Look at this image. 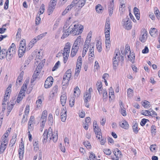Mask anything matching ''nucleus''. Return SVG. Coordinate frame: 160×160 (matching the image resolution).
I'll list each match as a JSON object with an SVG mask.
<instances>
[{
  "label": "nucleus",
  "instance_id": "f257e3e1",
  "mask_svg": "<svg viewBox=\"0 0 160 160\" xmlns=\"http://www.w3.org/2000/svg\"><path fill=\"white\" fill-rule=\"evenodd\" d=\"M57 132L56 133L54 132L52 133V129L49 128L48 130L46 129L45 130L44 133L42 137V142L43 143H46L47 141V139L49 138L50 140L52 139L54 142H56L58 140Z\"/></svg>",
  "mask_w": 160,
  "mask_h": 160
},
{
  "label": "nucleus",
  "instance_id": "f03ea898",
  "mask_svg": "<svg viewBox=\"0 0 160 160\" xmlns=\"http://www.w3.org/2000/svg\"><path fill=\"white\" fill-rule=\"evenodd\" d=\"M81 41V36H79L74 42L72 46L71 53V56L72 57H74L77 53Z\"/></svg>",
  "mask_w": 160,
  "mask_h": 160
},
{
  "label": "nucleus",
  "instance_id": "7ed1b4c3",
  "mask_svg": "<svg viewBox=\"0 0 160 160\" xmlns=\"http://www.w3.org/2000/svg\"><path fill=\"white\" fill-rule=\"evenodd\" d=\"M122 24L124 28L128 30L132 28V26L128 16L122 20Z\"/></svg>",
  "mask_w": 160,
  "mask_h": 160
},
{
  "label": "nucleus",
  "instance_id": "20e7f679",
  "mask_svg": "<svg viewBox=\"0 0 160 160\" xmlns=\"http://www.w3.org/2000/svg\"><path fill=\"white\" fill-rule=\"evenodd\" d=\"M76 25H74V28H72H72L71 29L70 31V33H72L74 36L76 35H78L80 33H81L82 32V30L83 29V28H78V27H77V28L76 27Z\"/></svg>",
  "mask_w": 160,
  "mask_h": 160
},
{
  "label": "nucleus",
  "instance_id": "39448f33",
  "mask_svg": "<svg viewBox=\"0 0 160 160\" xmlns=\"http://www.w3.org/2000/svg\"><path fill=\"white\" fill-rule=\"evenodd\" d=\"M86 1V0H73L72 3H73L75 6L81 8L85 5Z\"/></svg>",
  "mask_w": 160,
  "mask_h": 160
},
{
  "label": "nucleus",
  "instance_id": "423d86ee",
  "mask_svg": "<svg viewBox=\"0 0 160 160\" xmlns=\"http://www.w3.org/2000/svg\"><path fill=\"white\" fill-rule=\"evenodd\" d=\"M53 78L52 77L47 78L45 82V88H48L50 87L53 84Z\"/></svg>",
  "mask_w": 160,
  "mask_h": 160
},
{
  "label": "nucleus",
  "instance_id": "0eeeda50",
  "mask_svg": "<svg viewBox=\"0 0 160 160\" xmlns=\"http://www.w3.org/2000/svg\"><path fill=\"white\" fill-rule=\"evenodd\" d=\"M6 52L7 59V60H10L12 59L13 55L15 53V50H13L11 48H8V50H6Z\"/></svg>",
  "mask_w": 160,
  "mask_h": 160
},
{
  "label": "nucleus",
  "instance_id": "6e6552de",
  "mask_svg": "<svg viewBox=\"0 0 160 160\" xmlns=\"http://www.w3.org/2000/svg\"><path fill=\"white\" fill-rule=\"evenodd\" d=\"M47 111L44 110L42 114L41 120H42V125L44 126L46 121L47 117Z\"/></svg>",
  "mask_w": 160,
  "mask_h": 160
},
{
  "label": "nucleus",
  "instance_id": "1a4fd4ad",
  "mask_svg": "<svg viewBox=\"0 0 160 160\" xmlns=\"http://www.w3.org/2000/svg\"><path fill=\"white\" fill-rule=\"evenodd\" d=\"M113 152L116 156V160H118L119 158H121L122 156L121 152L117 148L115 149L113 151Z\"/></svg>",
  "mask_w": 160,
  "mask_h": 160
},
{
  "label": "nucleus",
  "instance_id": "9d476101",
  "mask_svg": "<svg viewBox=\"0 0 160 160\" xmlns=\"http://www.w3.org/2000/svg\"><path fill=\"white\" fill-rule=\"evenodd\" d=\"M71 77V70L70 69L68 70L65 73L63 78V79H68L70 80Z\"/></svg>",
  "mask_w": 160,
  "mask_h": 160
},
{
  "label": "nucleus",
  "instance_id": "9b49d317",
  "mask_svg": "<svg viewBox=\"0 0 160 160\" xmlns=\"http://www.w3.org/2000/svg\"><path fill=\"white\" fill-rule=\"evenodd\" d=\"M70 43L69 42H67L65 45L64 48L63 52H65L66 53L69 54L70 53Z\"/></svg>",
  "mask_w": 160,
  "mask_h": 160
},
{
  "label": "nucleus",
  "instance_id": "f8f14e48",
  "mask_svg": "<svg viewBox=\"0 0 160 160\" xmlns=\"http://www.w3.org/2000/svg\"><path fill=\"white\" fill-rule=\"evenodd\" d=\"M110 23L109 19H107L105 26V32H110Z\"/></svg>",
  "mask_w": 160,
  "mask_h": 160
},
{
  "label": "nucleus",
  "instance_id": "ddd939ff",
  "mask_svg": "<svg viewBox=\"0 0 160 160\" xmlns=\"http://www.w3.org/2000/svg\"><path fill=\"white\" fill-rule=\"evenodd\" d=\"M94 131L96 135L97 138H98V139H100V136L102 138V133L101 132V130L98 127L97 129L94 128Z\"/></svg>",
  "mask_w": 160,
  "mask_h": 160
},
{
  "label": "nucleus",
  "instance_id": "4468645a",
  "mask_svg": "<svg viewBox=\"0 0 160 160\" xmlns=\"http://www.w3.org/2000/svg\"><path fill=\"white\" fill-rule=\"evenodd\" d=\"M119 123L120 126L122 128L127 129L129 128V125L126 121L124 120L122 122H120Z\"/></svg>",
  "mask_w": 160,
  "mask_h": 160
},
{
  "label": "nucleus",
  "instance_id": "2eb2a0df",
  "mask_svg": "<svg viewBox=\"0 0 160 160\" xmlns=\"http://www.w3.org/2000/svg\"><path fill=\"white\" fill-rule=\"evenodd\" d=\"M6 49H2L0 51V59H2L5 58H7V54Z\"/></svg>",
  "mask_w": 160,
  "mask_h": 160
},
{
  "label": "nucleus",
  "instance_id": "dca6fc26",
  "mask_svg": "<svg viewBox=\"0 0 160 160\" xmlns=\"http://www.w3.org/2000/svg\"><path fill=\"white\" fill-rule=\"evenodd\" d=\"M70 80L65 79H63V81L62 82V89L63 90L65 89L66 87L68 85L69 81Z\"/></svg>",
  "mask_w": 160,
  "mask_h": 160
},
{
  "label": "nucleus",
  "instance_id": "f3484780",
  "mask_svg": "<svg viewBox=\"0 0 160 160\" xmlns=\"http://www.w3.org/2000/svg\"><path fill=\"white\" fill-rule=\"evenodd\" d=\"M114 3L113 2H111L108 7V11L110 16H111L113 12Z\"/></svg>",
  "mask_w": 160,
  "mask_h": 160
},
{
  "label": "nucleus",
  "instance_id": "a211bd4d",
  "mask_svg": "<svg viewBox=\"0 0 160 160\" xmlns=\"http://www.w3.org/2000/svg\"><path fill=\"white\" fill-rule=\"evenodd\" d=\"M55 6L54 5L52 6V4L49 3L48 9V15H50L53 12L54 9L55 8Z\"/></svg>",
  "mask_w": 160,
  "mask_h": 160
},
{
  "label": "nucleus",
  "instance_id": "6ab92c4d",
  "mask_svg": "<svg viewBox=\"0 0 160 160\" xmlns=\"http://www.w3.org/2000/svg\"><path fill=\"white\" fill-rule=\"evenodd\" d=\"M119 59H118V57H117V59H116V58H113V66L114 69H116V68L118 65V63Z\"/></svg>",
  "mask_w": 160,
  "mask_h": 160
},
{
  "label": "nucleus",
  "instance_id": "aec40b11",
  "mask_svg": "<svg viewBox=\"0 0 160 160\" xmlns=\"http://www.w3.org/2000/svg\"><path fill=\"white\" fill-rule=\"evenodd\" d=\"M67 100V97L66 95L63 94L61 97L60 101L63 106H64Z\"/></svg>",
  "mask_w": 160,
  "mask_h": 160
},
{
  "label": "nucleus",
  "instance_id": "412c9836",
  "mask_svg": "<svg viewBox=\"0 0 160 160\" xmlns=\"http://www.w3.org/2000/svg\"><path fill=\"white\" fill-rule=\"evenodd\" d=\"M92 35V32L91 31H90L88 33L87 38H86V40H85V43L86 44H88L90 43Z\"/></svg>",
  "mask_w": 160,
  "mask_h": 160
},
{
  "label": "nucleus",
  "instance_id": "4be33fe9",
  "mask_svg": "<svg viewBox=\"0 0 160 160\" xmlns=\"http://www.w3.org/2000/svg\"><path fill=\"white\" fill-rule=\"evenodd\" d=\"M40 73L39 72L35 70L33 75L32 78L31 79V83H33L34 81L36 80L37 76L39 75V74Z\"/></svg>",
  "mask_w": 160,
  "mask_h": 160
},
{
  "label": "nucleus",
  "instance_id": "5701e85b",
  "mask_svg": "<svg viewBox=\"0 0 160 160\" xmlns=\"http://www.w3.org/2000/svg\"><path fill=\"white\" fill-rule=\"evenodd\" d=\"M19 48L26 49V41L25 39H23L20 41Z\"/></svg>",
  "mask_w": 160,
  "mask_h": 160
},
{
  "label": "nucleus",
  "instance_id": "b1692460",
  "mask_svg": "<svg viewBox=\"0 0 160 160\" xmlns=\"http://www.w3.org/2000/svg\"><path fill=\"white\" fill-rule=\"evenodd\" d=\"M74 96L75 97H78L80 94V90L78 86H77L74 90Z\"/></svg>",
  "mask_w": 160,
  "mask_h": 160
},
{
  "label": "nucleus",
  "instance_id": "393cba45",
  "mask_svg": "<svg viewBox=\"0 0 160 160\" xmlns=\"http://www.w3.org/2000/svg\"><path fill=\"white\" fill-rule=\"evenodd\" d=\"M96 85L97 86V89L98 90L99 94H102V92H100V91H102L101 89L102 88V82H97Z\"/></svg>",
  "mask_w": 160,
  "mask_h": 160
},
{
  "label": "nucleus",
  "instance_id": "a878e982",
  "mask_svg": "<svg viewBox=\"0 0 160 160\" xmlns=\"http://www.w3.org/2000/svg\"><path fill=\"white\" fill-rule=\"evenodd\" d=\"M26 49L19 48L18 50V55L19 58L22 57L25 53Z\"/></svg>",
  "mask_w": 160,
  "mask_h": 160
},
{
  "label": "nucleus",
  "instance_id": "bb28decb",
  "mask_svg": "<svg viewBox=\"0 0 160 160\" xmlns=\"http://www.w3.org/2000/svg\"><path fill=\"white\" fill-rule=\"evenodd\" d=\"M146 32L147 31H146L142 35L141 38L139 39L142 42H144L147 38Z\"/></svg>",
  "mask_w": 160,
  "mask_h": 160
},
{
  "label": "nucleus",
  "instance_id": "cd10ccee",
  "mask_svg": "<svg viewBox=\"0 0 160 160\" xmlns=\"http://www.w3.org/2000/svg\"><path fill=\"white\" fill-rule=\"evenodd\" d=\"M23 96H24V93L19 92L17 100L18 103H19L22 100Z\"/></svg>",
  "mask_w": 160,
  "mask_h": 160
},
{
  "label": "nucleus",
  "instance_id": "c85d7f7f",
  "mask_svg": "<svg viewBox=\"0 0 160 160\" xmlns=\"http://www.w3.org/2000/svg\"><path fill=\"white\" fill-rule=\"evenodd\" d=\"M62 54L63 56V61L64 63H65L68 60L69 54H68L67 53H66L65 52H63Z\"/></svg>",
  "mask_w": 160,
  "mask_h": 160
},
{
  "label": "nucleus",
  "instance_id": "c756f323",
  "mask_svg": "<svg viewBox=\"0 0 160 160\" xmlns=\"http://www.w3.org/2000/svg\"><path fill=\"white\" fill-rule=\"evenodd\" d=\"M101 44V42L98 41L96 45L97 48L99 52H101L102 51Z\"/></svg>",
  "mask_w": 160,
  "mask_h": 160
},
{
  "label": "nucleus",
  "instance_id": "7c9ffc66",
  "mask_svg": "<svg viewBox=\"0 0 160 160\" xmlns=\"http://www.w3.org/2000/svg\"><path fill=\"white\" fill-rule=\"evenodd\" d=\"M9 98V96H8V94H7V93H6L3 99V101L2 103V105H5L6 104V102L8 104V102H7V101Z\"/></svg>",
  "mask_w": 160,
  "mask_h": 160
},
{
  "label": "nucleus",
  "instance_id": "2f4dec72",
  "mask_svg": "<svg viewBox=\"0 0 160 160\" xmlns=\"http://www.w3.org/2000/svg\"><path fill=\"white\" fill-rule=\"evenodd\" d=\"M7 145L6 144L1 143V145L0 147V152L1 153H3L6 148Z\"/></svg>",
  "mask_w": 160,
  "mask_h": 160
},
{
  "label": "nucleus",
  "instance_id": "473e14b6",
  "mask_svg": "<svg viewBox=\"0 0 160 160\" xmlns=\"http://www.w3.org/2000/svg\"><path fill=\"white\" fill-rule=\"evenodd\" d=\"M157 32V30L155 28H151L150 31V34L152 37H154Z\"/></svg>",
  "mask_w": 160,
  "mask_h": 160
},
{
  "label": "nucleus",
  "instance_id": "72a5a7b5",
  "mask_svg": "<svg viewBox=\"0 0 160 160\" xmlns=\"http://www.w3.org/2000/svg\"><path fill=\"white\" fill-rule=\"evenodd\" d=\"M28 83H24L20 91V92L24 93L25 92L27 88V85Z\"/></svg>",
  "mask_w": 160,
  "mask_h": 160
},
{
  "label": "nucleus",
  "instance_id": "f704fd0d",
  "mask_svg": "<svg viewBox=\"0 0 160 160\" xmlns=\"http://www.w3.org/2000/svg\"><path fill=\"white\" fill-rule=\"evenodd\" d=\"M102 8H103L100 4L97 5L95 8L96 11L98 13H100L101 12V11L102 10Z\"/></svg>",
  "mask_w": 160,
  "mask_h": 160
},
{
  "label": "nucleus",
  "instance_id": "c9c22d12",
  "mask_svg": "<svg viewBox=\"0 0 160 160\" xmlns=\"http://www.w3.org/2000/svg\"><path fill=\"white\" fill-rule=\"evenodd\" d=\"M42 101L41 99H38L36 102V108H38L42 106Z\"/></svg>",
  "mask_w": 160,
  "mask_h": 160
},
{
  "label": "nucleus",
  "instance_id": "e433bc0d",
  "mask_svg": "<svg viewBox=\"0 0 160 160\" xmlns=\"http://www.w3.org/2000/svg\"><path fill=\"white\" fill-rule=\"evenodd\" d=\"M150 103L147 101L145 100L143 102L142 105L145 108L150 107Z\"/></svg>",
  "mask_w": 160,
  "mask_h": 160
},
{
  "label": "nucleus",
  "instance_id": "4c0bfd02",
  "mask_svg": "<svg viewBox=\"0 0 160 160\" xmlns=\"http://www.w3.org/2000/svg\"><path fill=\"white\" fill-rule=\"evenodd\" d=\"M21 29L20 28H18L16 36V38L18 39V40H19L21 38Z\"/></svg>",
  "mask_w": 160,
  "mask_h": 160
},
{
  "label": "nucleus",
  "instance_id": "58836bf2",
  "mask_svg": "<svg viewBox=\"0 0 160 160\" xmlns=\"http://www.w3.org/2000/svg\"><path fill=\"white\" fill-rule=\"evenodd\" d=\"M132 129L133 131L135 133L137 134L138 133V130L137 123H135L134 125H133L132 126Z\"/></svg>",
  "mask_w": 160,
  "mask_h": 160
},
{
  "label": "nucleus",
  "instance_id": "ea45409f",
  "mask_svg": "<svg viewBox=\"0 0 160 160\" xmlns=\"http://www.w3.org/2000/svg\"><path fill=\"white\" fill-rule=\"evenodd\" d=\"M58 91V86L57 85H55L52 88V94L54 95L55 94L57 93Z\"/></svg>",
  "mask_w": 160,
  "mask_h": 160
},
{
  "label": "nucleus",
  "instance_id": "a19ab883",
  "mask_svg": "<svg viewBox=\"0 0 160 160\" xmlns=\"http://www.w3.org/2000/svg\"><path fill=\"white\" fill-rule=\"evenodd\" d=\"M45 10V5L43 4H42L41 6V7L39 9V12L40 14H39V15L41 14H42L44 11Z\"/></svg>",
  "mask_w": 160,
  "mask_h": 160
},
{
  "label": "nucleus",
  "instance_id": "79ce46f5",
  "mask_svg": "<svg viewBox=\"0 0 160 160\" xmlns=\"http://www.w3.org/2000/svg\"><path fill=\"white\" fill-rule=\"evenodd\" d=\"M60 64L59 61H58L55 65L54 67L53 68L52 71H55L58 67L59 65Z\"/></svg>",
  "mask_w": 160,
  "mask_h": 160
},
{
  "label": "nucleus",
  "instance_id": "37998d69",
  "mask_svg": "<svg viewBox=\"0 0 160 160\" xmlns=\"http://www.w3.org/2000/svg\"><path fill=\"white\" fill-rule=\"evenodd\" d=\"M18 152L19 159L20 160H22L23 158L24 151H21L19 150Z\"/></svg>",
  "mask_w": 160,
  "mask_h": 160
},
{
  "label": "nucleus",
  "instance_id": "c03bdc74",
  "mask_svg": "<svg viewBox=\"0 0 160 160\" xmlns=\"http://www.w3.org/2000/svg\"><path fill=\"white\" fill-rule=\"evenodd\" d=\"M74 100L75 98L73 97L69 100V105L71 107H72L74 105Z\"/></svg>",
  "mask_w": 160,
  "mask_h": 160
},
{
  "label": "nucleus",
  "instance_id": "a18cd8bd",
  "mask_svg": "<svg viewBox=\"0 0 160 160\" xmlns=\"http://www.w3.org/2000/svg\"><path fill=\"white\" fill-rule=\"evenodd\" d=\"M2 141H1V143L6 144V145L8 144V139L7 138H5L4 137H2Z\"/></svg>",
  "mask_w": 160,
  "mask_h": 160
},
{
  "label": "nucleus",
  "instance_id": "49530a36",
  "mask_svg": "<svg viewBox=\"0 0 160 160\" xmlns=\"http://www.w3.org/2000/svg\"><path fill=\"white\" fill-rule=\"evenodd\" d=\"M103 99H105L107 98V93L106 89H103L102 91Z\"/></svg>",
  "mask_w": 160,
  "mask_h": 160
},
{
  "label": "nucleus",
  "instance_id": "de8ad7c7",
  "mask_svg": "<svg viewBox=\"0 0 160 160\" xmlns=\"http://www.w3.org/2000/svg\"><path fill=\"white\" fill-rule=\"evenodd\" d=\"M103 152L105 154L107 155H110L111 153V151L109 149H104Z\"/></svg>",
  "mask_w": 160,
  "mask_h": 160
},
{
  "label": "nucleus",
  "instance_id": "09e8293b",
  "mask_svg": "<svg viewBox=\"0 0 160 160\" xmlns=\"http://www.w3.org/2000/svg\"><path fill=\"white\" fill-rule=\"evenodd\" d=\"M48 121H49V123L52 124L53 123V117L52 114H49L48 117Z\"/></svg>",
  "mask_w": 160,
  "mask_h": 160
},
{
  "label": "nucleus",
  "instance_id": "8fccbe9b",
  "mask_svg": "<svg viewBox=\"0 0 160 160\" xmlns=\"http://www.w3.org/2000/svg\"><path fill=\"white\" fill-rule=\"evenodd\" d=\"M46 33L47 32L42 33L37 36L36 38H37L38 40H40V39L42 38V37L45 36Z\"/></svg>",
  "mask_w": 160,
  "mask_h": 160
},
{
  "label": "nucleus",
  "instance_id": "3c124183",
  "mask_svg": "<svg viewBox=\"0 0 160 160\" xmlns=\"http://www.w3.org/2000/svg\"><path fill=\"white\" fill-rule=\"evenodd\" d=\"M41 21V18H40L39 16H38V15H37V16L36 18L35 24L36 25H38L40 23Z\"/></svg>",
  "mask_w": 160,
  "mask_h": 160
},
{
  "label": "nucleus",
  "instance_id": "603ef678",
  "mask_svg": "<svg viewBox=\"0 0 160 160\" xmlns=\"http://www.w3.org/2000/svg\"><path fill=\"white\" fill-rule=\"evenodd\" d=\"M121 113L124 116H126L127 115L125 109L124 108H122V107H121Z\"/></svg>",
  "mask_w": 160,
  "mask_h": 160
},
{
  "label": "nucleus",
  "instance_id": "864d4df0",
  "mask_svg": "<svg viewBox=\"0 0 160 160\" xmlns=\"http://www.w3.org/2000/svg\"><path fill=\"white\" fill-rule=\"evenodd\" d=\"M83 144L85 145V146L87 147V148L89 149L91 148V146L90 142H83Z\"/></svg>",
  "mask_w": 160,
  "mask_h": 160
},
{
  "label": "nucleus",
  "instance_id": "5fc2aeb1",
  "mask_svg": "<svg viewBox=\"0 0 160 160\" xmlns=\"http://www.w3.org/2000/svg\"><path fill=\"white\" fill-rule=\"evenodd\" d=\"M67 117V114L64 115L61 114V119L62 121L63 122H65L66 120Z\"/></svg>",
  "mask_w": 160,
  "mask_h": 160
},
{
  "label": "nucleus",
  "instance_id": "6e6d98bb",
  "mask_svg": "<svg viewBox=\"0 0 160 160\" xmlns=\"http://www.w3.org/2000/svg\"><path fill=\"white\" fill-rule=\"evenodd\" d=\"M155 14L156 16L158 19L160 18V13L158 9H156L155 11Z\"/></svg>",
  "mask_w": 160,
  "mask_h": 160
},
{
  "label": "nucleus",
  "instance_id": "4d7b16f0",
  "mask_svg": "<svg viewBox=\"0 0 160 160\" xmlns=\"http://www.w3.org/2000/svg\"><path fill=\"white\" fill-rule=\"evenodd\" d=\"M24 72L23 71L22 72L19 74L18 76L17 79H18L22 81L23 79V76Z\"/></svg>",
  "mask_w": 160,
  "mask_h": 160
},
{
  "label": "nucleus",
  "instance_id": "13d9d810",
  "mask_svg": "<svg viewBox=\"0 0 160 160\" xmlns=\"http://www.w3.org/2000/svg\"><path fill=\"white\" fill-rule=\"evenodd\" d=\"M147 121L148 120L147 119L145 118L142 119L140 122L141 125L142 126H144L147 122Z\"/></svg>",
  "mask_w": 160,
  "mask_h": 160
},
{
  "label": "nucleus",
  "instance_id": "bf43d9fd",
  "mask_svg": "<svg viewBox=\"0 0 160 160\" xmlns=\"http://www.w3.org/2000/svg\"><path fill=\"white\" fill-rule=\"evenodd\" d=\"M34 119V117L33 116H31L28 122V125L31 126L32 123Z\"/></svg>",
  "mask_w": 160,
  "mask_h": 160
},
{
  "label": "nucleus",
  "instance_id": "052dcab7",
  "mask_svg": "<svg viewBox=\"0 0 160 160\" xmlns=\"http://www.w3.org/2000/svg\"><path fill=\"white\" fill-rule=\"evenodd\" d=\"M114 53L115 54V56H114L113 58H116V59H117V57H118V56L120 55V53L119 52V50L118 49L116 50Z\"/></svg>",
  "mask_w": 160,
  "mask_h": 160
},
{
  "label": "nucleus",
  "instance_id": "680f3d73",
  "mask_svg": "<svg viewBox=\"0 0 160 160\" xmlns=\"http://www.w3.org/2000/svg\"><path fill=\"white\" fill-rule=\"evenodd\" d=\"M29 111V106L28 105H26L25 109L24 112V113L26 114V115H28Z\"/></svg>",
  "mask_w": 160,
  "mask_h": 160
},
{
  "label": "nucleus",
  "instance_id": "e2e57ef3",
  "mask_svg": "<svg viewBox=\"0 0 160 160\" xmlns=\"http://www.w3.org/2000/svg\"><path fill=\"white\" fill-rule=\"evenodd\" d=\"M133 90L131 88H129L128 89L127 93L128 97H130L132 93L133 92Z\"/></svg>",
  "mask_w": 160,
  "mask_h": 160
},
{
  "label": "nucleus",
  "instance_id": "0e129e2a",
  "mask_svg": "<svg viewBox=\"0 0 160 160\" xmlns=\"http://www.w3.org/2000/svg\"><path fill=\"white\" fill-rule=\"evenodd\" d=\"M74 6H75L74 3H72V2L70 5L67 6L66 8L67 10H68V11H69L71 9V8H72Z\"/></svg>",
  "mask_w": 160,
  "mask_h": 160
},
{
  "label": "nucleus",
  "instance_id": "69168bd1",
  "mask_svg": "<svg viewBox=\"0 0 160 160\" xmlns=\"http://www.w3.org/2000/svg\"><path fill=\"white\" fill-rule=\"evenodd\" d=\"M71 26L69 27L67 29V31L65 32V34H66L65 36H68L69 35V34L70 33V31L72 29V28H71Z\"/></svg>",
  "mask_w": 160,
  "mask_h": 160
},
{
  "label": "nucleus",
  "instance_id": "338daca9",
  "mask_svg": "<svg viewBox=\"0 0 160 160\" xmlns=\"http://www.w3.org/2000/svg\"><path fill=\"white\" fill-rule=\"evenodd\" d=\"M89 158L90 160H93V159L96 158L95 155L92 152H90Z\"/></svg>",
  "mask_w": 160,
  "mask_h": 160
},
{
  "label": "nucleus",
  "instance_id": "774afa93",
  "mask_svg": "<svg viewBox=\"0 0 160 160\" xmlns=\"http://www.w3.org/2000/svg\"><path fill=\"white\" fill-rule=\"evenodd\" d=\"M156 145V144H152L151 145L150 147V150L153 152L155 150Z\"/></svg>",
  "mask_w": 160,
  "mask_h": 160
}]
</instances>
